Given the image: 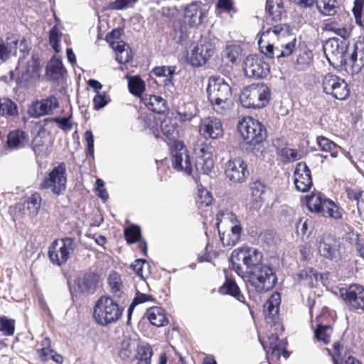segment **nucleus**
<instances>
[{
	"mask_svg": "<svg viewBox=\"0 0 364 364\" xmlns=\"http://www.w3.org/2000/svg\"><path fill=\"white\" fill-rule=\"evenodd\" d=\"M152 73L158 77H171L175 73V67L160 66L153 69Z\"/></svg>",
	"mask_w": 364,
	"mask_h": 364,
	"instance_id": "338daca9",
	"label": "nucleus"
},
{
	"mask_svg": "<svg viewBox=\"0 0 364 364\" xmlns=\"http://www.w3.org/2000/svg\"><path fill=\"white\" fill-rule=\"evenodd\" d=\"M301 8L310 7L314 2L319 11L324 16H333L337 11L334 1H296Z\"/></svg>",
	"mask_w": 364,
	"mask_h": 364,
	"instance_id": "c756f323",
	"label": "nucleus"
},
{
	"mask_svg": "<svg viewBox=\"0 0 364 364\" xmlns=\"http://www.w3.org/2000/svg\"><path fill=\"white\" fill-rule=\"evenodd\" d=\"M280 302V294L274 292L264 304V313L265 319L268 323H273L274 322V318L279 314Z\"/></svg>",
	"mask_w": 364,
	"mask_h": 364,
	"instance_id": "5701e85b",
	"label": "nucleus"
},
{
	"mask_svg": "<svg viewBox=\"0 0 364 364\" xmlns=\"http://www.w3.org/2000/svg\"><path fill=\"white\" fill-rule=\"evenodd\" d=\"M220 292L223 294H230L238 300H240V291L235 282L231 279L226 277L225 282L219 289Z\"/></svg>",
	"mask_w": 364,
	"mask_h": 364,
	"instance_id": "a19ab883",
	"label": "nucleus"
},
{
	"mask_svg": "<svg viewBox=\"0 0 364 364\" xmlns=\"http://www.w3.org/2000/svg\"><path fill=\"white\" fill-rule=\"evenodd\" d=\"M203 13L197 1H192L184 8V16L191 26L195 27L202 23Z\"/></svg>",
	"mask_w": 364,
	"mask_h": 364,
	"instance_id": "a878e982",
	"label": "nucleus"
},
{
	"mask_svg": "<svg viewBox=\"0 0 364 364\" xmlns=\"http://www.w3.org/2000/svg\"><path fill=\"white\" fill-rule=\"evenodd\" d=\"M197 114V109L193 103L189 102L185 105L183 109L178 111L179 120L181 122H190Z\"/></svg>",
	"mask_w": 364,
	"mask_h": 364,
	"instance_id": "c03bdc74",
	"label": "nucleus"
},
{
	"mask_svg": "<svg viewBox=\"0 0 364 364\" xmlns=\"http://www.w3.org/2000/svg\"><path fill=\"white\" fill-rule=\"evenodd\" d=\"M266 10L272 20H280L282 18V14L284 13L283 2L267 1Z\"/></svg>",
	"mask_w": 364,
	"mask_h": 364,
	"instance_id": "58836bf2",
	"label": "nucleus"
},
{
	"mask_svg": "<svg viewBox=\"0 0 364 364\" xmlns=\"http://www.w3.org/2000/svg\"><path fill=\"white\" fill-rule=\"evenodd\" d=\"M237 130L245 142L251 145L258 144L267 137V130L264 125L252 117L239 122Z\"/></svg>",
	"mask_w": 364,
	"mask_h": 364,
	"instance_id": "6e6552de",
	"label": "nucleus"
},
{
	"mask_svg": "<svg viewBox=\"0 0 364 364\" xmlns=\"http://www.w3.org/2000/svg\"><path fill=\"white\" fill-rule=\"evenodd\" d=\"M317 214L324 217H329L335 220L341 218L342 213L338 207L330 199L325 198L320 210Z\"/></svg>",
	"mask_w": 364,
	"mask_h": 364,
	"instance_id": "473e14b6",
	"label": "nucleus"
},
{
	"mask_svg": "<svg viewBox=\"0 0 364 364\" xmlns=\"http://www.w3.org/2000/svg\"><path fill=\"white\" fill-rule=\"evenodd\" d=\"M247 277L251 286L259 293L271 290L277 280L274 269L267 264L254 267L247 273Z\"/></svg>",
	"mask_w": 364,
	"mask_h": 364,
	"instance_id": "0eeeda50",
	"label": "nucleus"
},
{
	"mask_svg": "<svg viewBox=\"0 0 364 364\" xmlns=\"http://www.w3.org/2000/svg\"><path fill=\"white\" fill-rule=\"evenodd\" d=\"M321 85L326 95L336 100H344L349 96L350 88L348 83L336 75L327 73L323 75Z\"/></svg>",
	"mask_w": 364,
	"mask_h": 364,
	"instance_id": "9b49d317",
	"label": "nucleus"
},
{
	"mask_svg": "<svg viewBox=\"0 0 364 364\" xmlns=\"http://www.w3.org/2000/svg\"><path fill=\"white\" fill-rule=\"evenodd\" d=\"M17 43L18 41L15 38H7L6 46L3 39L0 37V63L5 61L8 58V48L10 50L16 48Z\"/></svg>",
	"mask_w": 364,
	"mask_h": 364,
	"instance_id": "8fccbe9b",
	"label": "nucleus"
},
{
	"mask_svg": "<svg viewBox=\"0 0 364 364\" xmlns=\"http://www.w3.org/2000/svg\"><path fill=\"white\" fill-rule=\"evenodd\" d=\"M152 356V350L149 346H141L138 344L137 355L135 361L137 363H144V364H150Z\"/></svg>",
	"mask_w": 364,
	"mask_h": 364,
	"instance_id": "de8ad7c7",
	"label": "nucleus"
},
{
	"mask_svg": "<svg viewBox=\"0 0 364 364\" xmlns=\"http://www.w3.org/2000/svg\"><path fill=\"white\" fill-rule=\"evenodd\" d=\"M318 251L321 255L330 259H336L340 257L336 242L329 236L320 238Z\"/></svg>",
	"mask_w": 364,
	"mask_h": 364,
	"instance_id": "4be33fe9",
	"label": "nucleus"
},
{
	"mask_svg": "<svg viewBox=\"0 0 364 364\" xmlns=\"http://www.w3.org/2000/svg\"><path fill=\"white\" fill-rule=\"evenodd\" d=\"M76 247L74 239L64 237L55 240L49 247L48 255L51 262L60 266L65 264Z\"/></svg>",
	"mask_w": 364,
	"mask_h": 364,
	"instance_id": "9d476101",
	"label": "nucleus"
},
{
	"mask_svg": "<svg viewBox=\"0 0 364 364\" xmlns=\"http://www.w3.org/2000/svg\"><path fill=\"white\" fill-rule=\"evenodd\" d=\"M232 259L242 260L247 267V273L254 269V267H259L262 264V255L257 249L247 246L235 250L232 252Z\"/></svg>",
	"mask_w": 364,
	"mask_h": 364,
	"instance_id": "2eb2a0df",
	"label": "nucleus"
},
{
	"mask_svg": "<svg viewBox=\"0 0 364 364\" xmlns=\"http://www.w3.org/2000/svg\"><path fill=\"white\" fill-rule=\"evenodd\" d=\"M265 188L264 185L259 182H255L251 186V195L252 197L253 203L252 207L254 209H258L262 206L264 200L263 194L264 193Z\"/></svg>",
	"mask_w": 364,
	"mask_h": 364,
	"instance_id": "e433bc0d",
	"label": "nucleus"
},
{
	"mask_svg": "<svg viewBox=\"0 0 364 364\" xmlns=\"http://www.w3.org/2000/svg\"><path fill=\"white\" fill-rule=\"evenodd\" d=\"M364 66V50L356 47L346 62V70L351 75L358 73Z\"/></svg>",
	"mask_w": 364,
	"mask_h": 364,
	"instance_id": "b1692460",
	"label": "nucleus"
},
{
	"mask_svg": "<svg viewBox=\"0 0 364 364\" xmlns=\"http://www.w3.org/2000/svg\"><path fill=\"white\" fill-rule=\"evenodd\" d=\"M171 34L176 42L180 44H183L188 36L186 27L183 26L180 22L174 25Z\"/></svg>",
	"mask_w": 364,
	"mask_h": 364,
	"instance_id": "49530a36",
	"label": "nucleus"
},
{
	"mask_svg": "<svg viewBox=\"0 0 364 364\" xmlns=\"http://www.w3.org/2000/svg\"><path fill=\"white\" fill-rule=\"evenodd\" d=\"M346 304L350 309L364 311V287L352 284L340 290Z\"/></svg>",
	"mask_w": 364,
	"mask_h": 364,
	"instance_id": "dca6fc26",
	"label": "nucleus"
},
{
	"mask_svg": "<svg viewBox=\"0 0 364 364\" xmlns=\"http://www.w3.org/2000/svg\"><path fill=\"white\" fill-rule=\"evenodd\" d=\"M199 132L205 139H216L223 134V125L220 119L208 117L201 120Z\"/></svg>",
	"mask_w": 364,
	"mask_h": 364,
	"instance_id": "a211bd4d",
	"label": "nucleus"
},
{
	"mask_svg": "<svg viewBox=\"0 0 364 364\" xmlns=\"http://www.w3.org/2000/svg\"><path fill=\"white\" fill-rule=\"evenodd\" d=\"M66 183V166L62 162L45 176L40 187L43 189L50 190L53 194L60 195L65 191Z\"/></svg>",
	"mask_w": 364,
	"mask_h": 364,
	"instance_id": "1a4fd4ad",
	"label": "nucleus"
},
{
	"mask_svg": "<svg viewBox=\"0 0 364 364\" xmlns=\"http://www.w3.org/2000/svg\"><path fill=\"white\" fill-rule=\"evenodd\" d=\"M128 87L129 92L135 95L140 96L145 89L144 82L137 76L128 77Z\"/></svg>",
	"mask_w": 364,
	"mask_h": 364,
	"instance_id": "79ce46f5",
	"label": "nucleus"
},
{
	"mask_svg": "<svg viewBox=\"0 0 364 364\" xmlns=\"http://www.w3.org/2000/svg\"><path fill=\"white\" fill-rule=\"evenodd\" d=\"M112 48L116 53V60L121 64L129 63L132 59L129 46L124 42L112 43Z\"/></svg>",
	"mask_w": 364,
	"mask_h": 364,
	"instance_id": "2f4dec72",
	"label": "nucleus"
},
{
	"mask_svg": "<svg viewBox=\"0 0 364 364\" xmlns=\"http://www.w3.org/2000/svg\"><path fill=\"white\" fill-rule=\"evenodd\" d=\"M217 225L224 246H234L240 240L242 228L232 212L228 210L219 211L217 214Z\"/></svg>",
	"mask_w": 364,
	"mask_h": 364,
	"instance_id": "7ed1b4c3",
	"label": "nucleus"
},
{
	"mask_svg": "<svg viewBox=\"0 0 364 364\" xmlns=\"http://www.w3.org/2000/svg\"><path fill=\"white\" fill-rule=\"evenodd\" d=\"M208 100L213 110L223 115L230 108L232 95L230 85L219 76L210 77L207 87Z\"/></svg>",
	"mask_w": 364,
	"mask_h": 364,
	"instance_id": "f03ea898",
	"label": "nucleus"
},
{
	"mask_svg": "<svg viewBox=\"0 0 364 364\" xmlns=\"http://www.w3.org/2000/svg\"><path fill=\"white\" fill-rule=\"evenodd\" d=\"M213 200L210 193L205 188H199L198 190V196L196 202L199 206H208L211 204Z\"/></svg>",
	"mask_w": 364,
	"mask_h": 364,
	"instance_id": "4d7b16f0",
	"label": "nucleus"
},
{
	"mask_svg": "<svg viewBox=\"0 0 364 364\" xmlns=\"http://www.w3.org/2000/svg\"><path fill=\"white\" fill-rule=\"evenodd\" d=\"M269 349L267 350V354L271 350V355L275 356L277 358L280 357L281 354V346L279 341L278 336L275 333H272L269 338Z\"/></svg>",
	"mask_w": 364,
	"mask_h": 364,
	"instance_id": "6e6d98bb",
	"label": "nucleus"
},
{
	"mask_svg": "<svg viewBox=\"0 0 364 364\" xmlns=\"http://www.w3.org/2000/svg\"><path fill=\"white\" fill-rule=\"evenodd\" d=\"M299 277L304 284H312L316 280V273L313 268H306L300 271Z\"/></svg>",
	"mask_w": 364,
	"mask_h": 364,
	"instance_id": "680f3d73",
	"label": "nucleus"
},
{
	"mask_svg": "<svg viewBox=\"0 0 364 364\" xmlns=\"http://www.w3.org/2000/svg\"><path fill=\"white\" fill-rule=\"evenodd\" d=\"M364 1H354V6L352 9L355 22L359 26H362L363 16H364Z\"/></svg>",
	"mask_w": 364,
	"mask_h": 364,
	"instance_id": "0e129e2a",
	"label": "nucleus"
},
{
	"mask_svg": "<svg viewBox=\"0 0 364 364\" xmlns=\"http://www.w3.org/2000/svg\"><path fill=\"white\" fill-rule=\"evenodd\" d=\"M171 154L173 168L186 175H190L192 172V164L185 145L181 141H176Z\"/></svg>",
	"mask_w": 364,
	"mask_h": 364,
	"instance_id": "ddd939ff",
	"label": "nucleus"
},
{
	"mask_svg": "<svg viewBox=\"0 0 364 364\" xmlns=\"http://www.w3.org/2000/svg\"><path fill=\"white\" fill-rule=\"evenodd\" d=\"M312 60V53L306 47L299 50L296 59V69L302 70L306 69Z\"/></svg>",
	"mask_w": 364,
	"mask_h": 364,
	"instance_id": "ea45409f",
	"label": "nucleus"
},
{
	"mask_svg": "<svg viewBox=\"0 0 364 364\" xmlns=\"http://www.w3.org/2000/svg\"><path fill=\"white\" fill-rule=\"evenodd\" d=\"M212 148L208 145H203L196 153L195 168L200 173L208 174L214 166Z\"/></svg>",
	"mask_w": 364,
	"mask_h": 364,
	"instance_id": "6ab92c4d",
	"label": "nucleus"
},
{
	"mask_svg": "<svg viewBox=\"0 0 364 364\" xmlns=\"http://www.w3.org/2000/svg\"><path fill=\"white\" fill-rule=\"evenodd\" d=\"M147 317L150 323L157 327L163 326L168 323L164 309L154 306L147 310Z\"/></svg>",
	"mask_w": 364,
	"mask_h": 364,
	"instance_id": "72a5a7b5",
	"label": "nucleus"
},
{
	"mask_svg": "<svg viewBox=\"0 0 364 364\" xmlns=\"http://www.w3.org/2000/svg\"><path fill=\"white\" fill-rule=\"evenodd\" d=\"M138 344L139 343L136 340L130 338L124 339L121 343L119 352V357L130 363L134 362L137 355Z\"/></svg>",
	"mask_w": 364,
	"mask_h": 364,
	"instance_id": "393cba45",
	"label": "nucleus"
},
{
	"mask_svg": "<svg viewBox=\"0 0 364 364\" xmlns=\"http://www.w3.org/2000/svg\"><path fill=\"white\" fill-rule=\"evenodd\" d=\"M100 282L99 276L94 272L85 274L78 282V287L82 292L93 293Z\"/></svg>",
	"mask_w": 364,
	"mask_h": 364,
	"instance_id": "7c9ffc66",
	"label": "nucleus"
},
{
	"mask_svg": "<svg viewBox=\"0 0 364 364\" xmlns=\"http://www.w3.org/2000/svg\"><path fill=\"white\" fill-rule=\"evenodd\" d=\"M30 138L28 134L20 129L11 131L7 136L6 144L12 150H18L25 148L29 144Z\"/></svg>",
	"mask_w": 364,
	"mask_h": 364,
	"instance_id": "412c9836",
	"label": "nucleus"
},
{
	"mask_svg": "<svg viewBox=\"0 0 364 364\" xmlns=\"http://www.w3.org/2000/svg\"><path fill=\"white\" fill-rule=\"evenodd\" d=\"M107 281L111 293L117 297H121L123 293V284L120 275L116 272H112L108 276Z\"/></svg>",
	"mask_w": 364,
	"mask_h": 364,
	"instance_id": "c9c22d12",
	"label": "nucleus"
},
{
	"mask_svg": "<svg viewBox=\"0 0 364 364\" xmlns=\"http://www.w3.org/2000/svg\"><path fill=\"white\" fill-rule=\"evenodd\" d=\"M325 30L334 33L336 35L345 38L347 35V30L343 26L338 25L335 22H330L325 25Z\"/></svg>",
	"mask_w": 364,
	"mask_h": 364,
	"instance_id": "69168bd1",
	"label": "nucleus"
},
{
	"mask_svg": "<svg viewBox=\"0 0 364 364\" xmlns=\"http://www.w3.org/2000/svg\"><path fill=\"white\" fill-rule=\"evenodd\" d=\"M17 114V107L9 99L0 100V114L14 116Z\"/></svg>",
	"mask_w": 364,
	"mask_h": 364,
	"instance_id": "3c124183",
	"label": "nucleus"
},
{
	"mask_svg": "<svg viewBox=\"0 0 364 364\" xmlns=\"http://www.w3.org/2000/svg\"><path fill=\"white\" fill-rule=\"evenodd\" d=\"M294 184L301 192H306L312 186L311 171L306 163L300 162L294 170Z\"/></svg>",
	"mask_w": 364,
	"mask_h": 364,
	"instance_id": "aec40b11",
	"label": "nucleus"
},
{
	"mask_svg": "<svg viewBox=\"0 0 364 364\" xmlns=\"http://www.w3.org/2000/svg\"><path fill=\"white\" fill-rule=\"evenodd\" d=\"M295 43L296 38L289 33L288 27L279 24L262 32L258 46L266 57L279 58L291 54Z\"/></svg>",
	"mask_w": 364,
	"mask_h": 364,
	"instance_id": "f257e3e1",
	"label": "nucleus"
},
{
	"mask_svg": "<svg viewBox=\"0 0 364 364\" xmlns=\"http://www.w3.org/2000/svg\"><path fill=\"white\" fill-rule=\"evenodd\" d=\"M142 100L146 107L154 112L161 114L167 109L166 100L160 96L146 95Z\"/></svg>",
	"mask_w": 364,
	"mask_h": 364,
	"instance_id": "cd10ccee",
	"label": "nucleus"
},
{
	"mask_svg": "<svg viewBox=\"0 0 364 364\" xmlns=\"http://www.w3.org/2000/svg\"><path fill=\"white\" fill-rule=\"evenodd\" d=\"M160 122V129L164 135L168 139H175L178 136V130L176 127V122L175 119L170 117H165L164 119L161 118L154 119L153 122L158 124Z\"/></svg>",
	"mask_w": 364,
	"mask_h": 364,
	"instance_id": "bb28decb",
	"label": "nucleus"
},
{
	"mask_svg": "<svg viewBox=\"0 0 364 364\" xmlns=\"http://www.w3.org/2000/svg\"><path fill=\"white\" fill-rule=\"evenodd\" d=\"M325 196L321 193H314L311 196H306V203L309 210L311 212L317 213L318 210H320L323 201L325 199Z\"/></svg>",
	"mask_w": 364,
	"mask_h": 364,
	"instance_id": "a18cd8bd",
	"label": "nucleus"
},
{
	"mask_svg": "<svg viewBox=\"0 0 364 364\" xmlns=\"http://www.w3.org/2000/svg\"><path fill=\"white\" fill-rule=\"evenodd\" d=\"M28 112L29 115L33 118H38L41 116L46 115L41 100H36L32 102L28 107Z\"/></svg>",
	"mask_w": 364,
	"mask_h": 364,
	"instance_id": "bf43d9fd",
	"label": "nucleus"
},
{
	"mask_svg": "<svg viewBox=\"0 0 364 364\" xmlns=\"http://www.w3.org/2000/svg\"><path fill=\"white\" fill-rule=\"evenodd\" d=\"M124 236L128 243H134L141 237V230L138 226H131L124 230Z\"/></svg>",
	"mask_w": 364,
	"mask_h": 364,
	"instance_id": "052dcab7",
	"label": "nucleus"
},
{
	"mask_svg": "<svg viewBox=\"0 0 364 364\" xmlns=\"http://www.w3.org/2000/svg\"><path fill=\"white\" fill-rule=\"evenodd\" d=\"M32 148L36 154L41 156L48 154V144L40 135L36 136L32 141Z\"/></svg>",
	"mask_w": 364,
	"mask_h": 364,
	"instance_id": "09e8293b",
	"label": "nucleus"
},
{
	"mask_svg": "<svg viewBox=\"0 0 364 364\" xmlns=\"http://www.w3.org/2000/svg\"><path fill=\"white\" fill-rule=\"evenodd\" d=\"M41 205V197L39 193H35L27 201V209L30 214L35 216L38 214Z\"/></svg>",
	"mask_w": 364,
	"mask_h": 364,
	"instance_id": "864d4df0",
	"label": "nucleus"
},
{
	"mask_svg": "<svg viewBox=\"0 0 364 364\" xmlns=\"http://www.w3.org/2000/svg\"><path fill=\"white\" fill-rule=\"evenodd\" d=\"M15 330V323L12 319H9L6 316H0V331L5 336H12Z\"/></svg>",
	"mask_w": 364,
	"mask_h": 364,
	"instance_id": "13d9d810",
	"label": "nucleus"
},
{
	"mask_svg": "<svg viewBox=\"0 0 364 364\" xmlns=\"http://www.w3.org/2000/svg\"><path fill=\"white\" fill-rule=\"evenodd\" d=\"M332 333V328L328 326L318 325L315 330V337L318 341H322L324 344L330 342V337Z\"/></svg>",
	"mask_w": 364,
	"mask_h": 364,
	"instance_id": "603ef678",
	"label": "nucleus"
},
{
	"mask_svg": "<svg viewBox=\"0 0 364 364\" xmlns=\"http://www.w3.org/2000/svg\"><path fill=\"white\" fill-rule=\"evenodd\" d=\"M138 287H139L136 289V296L128 309V319H130L132 313L136 305L143 304L146 301H152L154 299L151 295L146 293H142L139 291V288L141 290H144V288L149 289L147 283L144 279H142L138 284Z\"/></svg>",
	"mask_w": 364,
	"mask_h": 364,
	"instance_id": "c85d7f7f",
	"label": "nucleus"
},
{
	"mask_svg": "<svg viewBox=\"0 0 364 364\" xmlns=\"http://www.w3.org/2000/svg\"><path fill=\"white\" fill-rule=\"evenodd\" d=\"M108 101L107 100L106 94L105 92H97L93 98V107L96 110L100 109L104 107Z\"/></svg>",
	"mask_w": 364,
	"mask_h": 364,
	"instance_id": "774afa93",
	"label": "nucleus"
},
{
	"mask_svg": "<svg viewBox=\"0 0 364 364\" xmlns=\"http://www.w3.org/2000/svg\"><path fill=\"white\" fill-rule=\"evenodd\" d=\"M269 70V65L256 55H250L244 60L243 72L248 77L264 78Z\"/></svg>",
	"mask_w": 364,
	"mask_h": 364,
	"instance_id": "4468645a",
	"label": "nucleus"
},
{
	"mask_svg": "<svg viewBox=\"0 0 364 364\" xmlns=\"http://www.w3.org/2000/svg\"><path fill=\"white\" fill-rule=\"evenodd\" d=\"M240 48L236 46H228L222 53V58L227 63H234L240 55Z\"/></svg>",
	"mask_w": 364,
	"mask_h": 364,
	"instance_id": "5fc2aeb1",
	"label": "nucleus"
},
{
	"mask_svg": "<svg viewBox=\"0 0 364 364\" xmlns=\"http://www.w3.org/2000/svg\"><path fill=\"white\" fill-rule=\"evenodd\" d=\"M43 105V108L47 114H50L58 107V101L54 96H50L46 99L41 100Z\"/></svg>",
	"mask_w": 364,
	"mask_h": 364,
	"instance_id": "e2e57ef3",
	"label": "nucleus"
},
{
	"mask_svg": "<svg viewBox=\"0 0 364 364\" xmlns=\"http://www.w3.org/2000/svg\"><path fill=\"white\" fill-rule=\"evenodd\" d=\"M270 95V89L267 85L252 84L243 89L240 96V101L245 108L260 109L269 103Z\"/></svg>",
	"mask_w": 364,
	"mask_h": 364,
	"instance_id": "39448f33",
	"label": "nucleus"
},
{
	"mask_svg": "<svg viewBox=\"0 0 364 364\" xmlns=\"http://www.w3.org/2000/svg\"><path fill=\"white\" fill-rule=\"evenodd\" d=\"M123 311V307L112 297L102 296L94 306L93 318L97 324L105 326L117 321L122 316Z\"/></svg>",
	"mask_w": 364,
	"mask_h": 364,
	"instance_id": "20e7f679",
	"label": "nucleus"
},
{
	"mask_svg": "<svg viewBox=\"0 0 364 364\" xmlns=\"http://www.w3.org/2000/svg\"><path fill=\"white\" fill-rule=\"evenodd\" d=\"M16 71L18 74V81L23 86L33 83L39 77V65L33 57L20 59Z\"/></svg>",
	"mask_w": 364,
	"mask_h": 364,
	"instance_id": "f8f14e48",
	"label": "nucleus"
},
{
	"mask_svg": "<svg viewBox=\"0 0 364 364\" xmlns=\"http://www.w3.org/2000/svg\"><path fill=\"white\" fill-rule=\"evenodd\" d=\"M216 51L215 42L208 37H201L187 52V61L193 67L205 65Z\"/></svg>",
	"mask_w": 364,
	"mask_h": 364,
	"instance_id": "423d86ee",
	"label": "nucleus"
},
{
	"mask_svg": "<svg viewBox=\"0 0 364 364\" xmlns=\"http://www.w3.org/2000/svg\"><path fill=\"white\" fill-rule=\"evenodd\" d=\"M62 32L58 26H54L49 31V43L55 53L61 51L60 41Z\"/></svg>",
	"mask_w": 364,
	"mask_h": 364,
	"instance_id": "37998d69",
	"label": "nucleus"
},
{
	"mask_svg": "<svg viewBox=\"0 0 364 364\" xmlns=\"http://www.w3.org/2000/svg\"><path fill=\"white\" fill-rule=\"evenodd\" d=\"M65 70L60 60L57 58L51 59L46 67V75L52 80H58L63 76Z\"/></svg>",
	"mask_w": 364,
	"mask_h": 364,
	"instance_id": "f704fd0d",
	"label": "nucleus"
},
{
	"mask_svg": "<svg viewBox=\"0 0 364 364\" xmlns=\"http://www.w3.org/2000/svg\"><path fill=\"white\" fill-rule=\"evenodd\" d=\"M227 178L233 183H243L246 181L249 171L247 164L240 158L230 159L225 171Z\"/></svg>",
	"mask_w": 364,
	"mask_h": 364,
	"instance_id": "f3484780",
	"label": "nucleus"
},
{
	"mask_svg": "<svg viewBox=\"0 0 364 364\" xmlns=\"http://www.w3.org/2000/svg\"><path fill=\"white\" fill-rule=\"evenodd\" d=\"M316 140L322 151L328 152L333 158L337 157L340 147L333 141L324 136H318Z\"/></svg>",
	"mask_w": 364,
	"mask_h": 364,
	"instance_id": "4c0bfd02",
	"label": "nucleus"
}]
</instances>
